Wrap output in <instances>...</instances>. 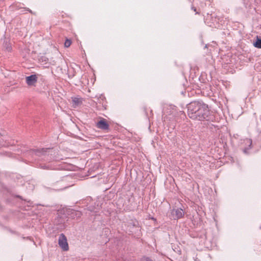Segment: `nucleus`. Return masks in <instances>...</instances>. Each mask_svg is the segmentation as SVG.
Returning a JSON list of instances; mask_svg holds the SVG:
<instances>
[{"label":"nucleus","mask_w":261,"mask_h":261,"mask_svg":"<svg viewBox=\"0 0 261 261\" xmlns=\"http://www.w3.org/2000/svg\"><path fill=\"white\" fill-rule=\"evenodd\" d=\"M210 114L207 106L203 102L193 101L188 106V115L192 119L199 121L207 120Z\"/></svg>","instance_id":"1"},{"label":"nucleus","mask_w":261,"mask_h":261,"mask_svg":"<svg viewBox=\"0 0 261 261\" xmlns=\"http://www.w3.org/2000/svg\"><path fill=\"white\" fill-rule=\"evenodd\" d=\"M58 243L60 247L63 249V250H68L69 247L67 241V239L64 234L62 233L59 236Z\"/></svg>","instance_id":"2"},{"label":"nucleus","mask_w":261,"mask_h":261,"mask_svg":"<svg viewBox=\"0 0 261 261\" xmlns=\"http://www.w3.org/2000/svg\"><path fill=\"white\" fill-rule=\"evenodd\" d=\"M171 213L174 219L181 218L184 215V212L181 208L174 209L172 211Z\"/></svg>","instance_id":"3"},{"label":"nucleus","mask_w":261,"mask_h":261,"mask_svg":"<svg viewBox=\"0 0 261 261\" xmlns=\"http://www.w3.org/2000/svg\"><path fill=\"white\" fill-rule=\"evenodd\" d=\"M37 81V77L36 75L33 74L26 77V82L29 86L34 85Z\"/></svg>","instance_id":"4"},{"label":"nucleus","mask_w":261,"mask_h":261,"mask_svg":"<svg viewBox=\"0 0 261 261\" xmlns=\"http://www.w3.org/2000/svg\"><path fill=\"white\" fill-rule=\"evenodd\" d=\"M96 126L101 129L106 130L109 128V124L105 120H101L96 123Z\"/></svg>","instance_id":"5"},{"label":"nucleus","mask_w":261,"mask_h":261,"mask_svg":"<svg viewBox=\"0 0 261 261\" xmlns=\"http://www.w3.org/2000/svg\"><path fill=\"white\" fill-rule=\"evenodd\" d=\"M253 45L258 48H261V39L257 38L255 42L253 43Z\"/></svg>","instance_id":"6"},{"label":"nucleus","mask_w":261,"mask_h":261,"mask_svg":"<svg viewBox=\"0 0 261 261\" xmlns=\"http://www.w3.org/2000/svg\"><path fill=\"white\" fill-rule=\"evenodd\" d=\"M73 102L75 105L74 107L78 106L82 103V99L78 97H74L72 99Z\"/></svg>","instance_id":"7"},{"label":"nucleus","mask_w":261,"mask_h":261,"mask_svg":"<svg viewBox=\"0 0 261 261\" xmlns=\"http://www.w3.org/2000/svg\"><path fill=\"white\" fill-rule=\"evenodd\" d=\"M71 44V41L69 39H66L64 43V46L65 47H68L70 46Z\"/></svg>","instance_id":"8"},{"label":"nucleus","mask_w":261,"mask_h":261,"mask_svg":"<svg viewBox=\"0 0 261 261\" xmlns=\"http://www.w3.org/2000/svg\"><path fill=\"white\" fill-rule=\"evenodd\" d=\"M142 261H152L149 257H144L142 258Z\"/></svg>","instance_id":"9"},{"label":"nucleus","mask_w":261,"mask_h":261,"mask_svg":"<svg viewBox=\"0 0 261 261\" xmlns=\"http://www.w3.org/2000/svg\"><path fill=\"white\" fill-rule=\"evenodd\" d=\"M247 141L248 142V143H249L250 144H251L252 141L251 140H250V139L247 140Z\"/></svg>","instance_id":"10"},{"label":"nucleus","mask_w":261,"mask_h":261,"mask_svg":"<svg viewBox=\"0 0 261 261\" xmlns=\"http://www.w3.org/2000/svg\"><path fill=\"white\" fill-rule=\"evenodd\" d=\"M193 9L194 11H196V8H193Z\"/></svg>","instance_id":"11"},{"label":"nucleus","mask_w":261,"mask_h":261,"mask_svg":"<svg viewBox=\"0 0 261 261\" xmlns=\"http://www.w3.org/2000/svg\"><path fill=\"white\" fill-rule=\"evenodd\" d=\"M78 214H79V217H80L81 214H80V213H79V212H78Z\"/></svg>","instance_id":"12"}]
</instances>
